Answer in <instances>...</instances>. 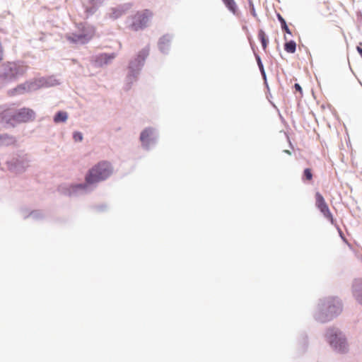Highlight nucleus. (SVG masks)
<instances>
[{"mask_svg": "<svg viewBox=\"0 0 362 362\" xmlns=\"http://www.w3.org/2000/svg\"><path fill=\"white\" fill-rule=\"evenodd\" d=\"M293 87H294V88H295V90L296 91L300 92V93H302L303 90H302V88H301V86H300V85L299 83H295Z\"/></svg>", "mask_w": 362, "mask_h": 362, "instance_id": "72a5a7b5", "label": "nucleus"}, {"mask_svg": "<svg viewBox=\"0 0 362 362\" xmlns=\"http://www.w3.org/2000/svg\"><path fill=\"white\" fill-rule=\"evenodd\" d=\"M148 54L149 47L148 46H146L139 51L135 57L129 61L127 66L128 72L126 76L125 84L124 86L126 91L130 90L133 83L138 80L139 76L140 75Z\"/></svg>", "mask_w": 362, "mask_h": 362, "instance_id": "7ed1b4c3", "label": "nucleus"}, {"mask_svg": "<svg viewBox=\"0 0 362 362\" xmlns=\"http://www.w3.org/2000/svg\"><path fill=\"white\" fill-rule=\"evenodd\" d=\"M106 208V206L105 205H100V206H97V209L100 211H103L105 210V209Z\"/></svg>", "mask_w": 362, "mask_h": 362, "instance_id": "f704fd0d", "label": "nucleus"}, {"mask_svg": "<svg viewBox=\"0 0 362 362\" xmlns=\"http://www.w3.org/2000/svg\"><path fill=\"white\" fill-rule=\"evenodd\" d=\"M308 345V336L306 334L303 333L301 334L300 339L299 341V351L300 354H303L306 351Z\"/></svg>", "mask_w": 362, "mask_h": 362, "instance_id": "5701e85b", "label": "nucleus"}, {"mask_svg": "<svg viewBox=\"0 0 362 362\" xmlns=\"http://www.w3.org/2000/svg\"><path fill=\"white\" fill-rule=\"evenodd\" d=\"M67 40L69 42L75 43V44L79 43L81 45H84L88 42L87 41H84L85 38L83 37L82 34H81V33H79V32L78 33H71V35H68Z\"/></svg>", "mask_w": 362, "mask_h": 362, "instance_id": "aec40b11", "label": "nucleus"}, {"mask_svg": "<svg viewBox=\"0 0 362 362\" xmlns=\"http://www.w3.org/2000/svg\"><path fill=\"white\" fill-rule=\"evenodd\" d=\"M248 6H249V8H250V13L252 15V16H254L257 20H259L258 18H257V13H256V11H255V5L253 4L252 0H248Z\"/></svg>", "mask_w": 362, "mask_h": 362, "instance_id": "c85d7f7f", "label": "nucleus"}, {"mask_svg": "<svg viewBox=\"0 0 362 362\" xmlns=\"http://www.w3.org/2000/svg\"><path fill=\"white\" fill-rule=\"evenodd\" d=\"M151 16V13L147 9L137 12L135 15L132 16V22L129 25V28L134 31L144 30L147 27Z\"/></svg>", "mask_w": 362, "mask_h": 362, "instance_id": "6e6552de", "label": "nucleus"}, {"mask_svg": "<svg viewBox=\"0 0 362 362\" xmlns=\"http://www.w3.org/2000/svg\"><path fill=\"white\" fill-rule=\"evenodd\" d=\"M28 217H31L34 220H40L44 217V216L41 211L34 210L32 211L28 215L24 216V218H27Z\"/></svg>", "mask_w": 362, "mask_h": 362, "instance_id": "bb28decb", "label": "nucleus"}, {"mask_svg": "<svg viewBox=\"0 0 362 362\" xmlns=\"http://www.w3.org/2000/svg\"><path fill=\"white\" fill-rule=\"evenodd\" d=\"M116 57L115 53L112 52L110 54L102 53L96 56L95 64L98 66H103L108 64L112 59Z\"/></svg>", "mask_w": 362, "mask_h": 362, "instance_id": "f3484780", "label": "nucleus"}, {"mask_svg": "<svg viewBox=\"0 0 362 362\" xmlns=\"http://www.w3.org/2000/svg\"><path fill=\"white\" fill-rule=\"evenodd\" d=\"M226 7L234 15L238 12V6L234 0H222Z\"/></svg>", "mask_w": 362, "mask_h": 362, "instance_id": "393cba45", "label": "nucleus"}, {"mask_svg": "<svg viewBox=\"0 0 362 362\" xmlns=\"http://www.w3.org/2000/svg\"><path fill=\"white\" fill-rule=\"evenodd\" d=\"M276 18H277L278 21H279V23L281 24V30L284 32H285L286 34L292 35L291 30L289 29V28H288V25L286 23V21L283 18V16L280 13H276Z\"/></svg>", "mask_w": 362, "mask_h": 362, "instance_id": "b1692460", "label": "nucleus"}, {"mask_svg": "<svg viewBox=\"0 0 362 362\" xmlns=\"http://www.w3.org/2000/svg\"><path fill=\"white\" fill-rule=\"evenodd\" d=\"M341 311L342 303L338 298H324L319 300L313 317L320 323H326L337 317Z\"/></svg>", "mask_w": 362, "mask_h": 362, "instance_id": "f03ea898", "label": "nucleus"}, {"mask_svg": "<svg viewBox=\"0 0 362 362\" xmlns=\"http://www.w3.org/2000/svg\"><path fill=\"white\" fill-rule=\"evenodd\" d=\"M30 159L27 154L16 153L6 161L8 170L16 174H21L25 171L29 166Z\"/></svg>", "mask_w": 362, "mask_h": 362, "instance_id": "423d86ee", "label": "nucleus"}, {"mask_svg": "<svg viewBox=\"0 0 362 362\" xmlns=\"http://www.w3.org/2000/svg\"><path fill=\"white\" fill-rule=\"evenodd\" d=\"M68 119V113L65 111H58L55 113L53 121L54 123L65 122Z\"/></svg>", "mask_w": 362, "mask_h": 362, "instance_id": "412c9836", "label": "nucleus"}, {"mask_svg": "<svg viewBox=\"0 0 362 362\" xmlns=\"http://www.w3.org/2000/svg\"><path fill=\"white\" fill-rule=\"evenodd\" d=\"M78 28V32L81 33V34H82L83 37L85 38L84 41H87L88 42L93 37L95 32L94 26L87 23H79Z\"/></svg>", "mask_w": 362, "mask_h": 362, "instance_id": "ddd939ff", "label": "nucleus"}, {"mask_svg": "<svg viewBox=\"0 0 362 362\" xmlns=\"http://www.w3.org/2000/svg\"><path fill=\"white\" fill-rule=\"evenodd\" d=\"M352 289L354 296L359 303L362 304V279H356L354 281Z\"/></svg>", "mask_w": 362, "mask_h": 362, "instance_id": "a211bd4d", "label": "nucleus"}, {"mask_svg": "<svg viewBox=\"0 0 362 362\" xmlns=\"http://www.w3.org/2000/svg\"><path fill=\"white\" fill-rule=\"evenodd\" d=\"M325 337L332 349L337 353L346 354L349 345L345 335L337 327H329L326 330Z\"/></svg>", "mask_w": 362, "mask_h": 362, "instance_id": "20e7f679", "label": "nucleus"}, {"mask_svg": "<svg viewBox=\"0 0 362 362\" xmlns=\"http://www.w3.org/2000/svg\"><path fill=\"white\" fill-rule=\"evenodd\" d=\"M36 90L42 88V87H52L55 86L59 84V82L57 79H56L54 76H49V77H42L38 79L34 80Z\"/></svg>", "mask_w": 362, "mask_h": 362, "instance_id": "2eb2a0df", "label": "nucleus"}, {"mask_svg": "<svg viewBox=\"0 0 362 362\" xmlns=\"http://www.w3.org/2000/svg\"><path fill=\"white\" fill-rule=\"evenodd\" d=\"M284 153H287V154H289V155H291V151H288V150H284Z\"/></svg>", "mask_w": 362, "mask_h": 362, "instance_id": "e433bc0d", "label": "nucleus"}, {"mask_svg": "<svg viewBox=\"0 0 362 362\" xmlns=\"http://www.w3.org/2000/svg\"><path fill=\"white\" fill-rule=\"evenodd\" d=\"M303 178L307 180H311L313 179V173L310 168H305L303 170Z\"/></svg>", "mask_w": 362, "mask_h": 362, "instance_id": "c756f323", "label": "nucleus"}, {"mask_svg": "<svg viewBox=\"0 0 362 362\" xmlns=\"http://www.w3.org/2000/svg\"><path fill=\"white\" fill-rule=\"evenodd\" d=\"M258 38L261 42L262 49L266 50L269 44V39L265 32L262 29H259L258 31Z\"/></svg>", "mask_w": 362, "mask_h": 362, "instance_id": "4be33fe9", "label": "nucleus"}, {"mask_svg": "<svg viewBox=\"0 0 362 362\" xmlns=\"http://www.w3.org/2000/svg\"><path fill=\"white\" fill-rule=\"evenodd\" d=\"M158 133L153 127H146L143 129L140 134L139 140L142 148L146 151H149L156 146L158 140Z\"/></svg>", "mask_w": 362, "mask_h": 362, "instance_id": "0eeeda50", "label": "nucleus"}, {"mask_svg": "<svg viewBox=\"0 0 362 362\" xmlns=\"http://www.w3.org/2000/svg\"><path fill=\"white\" fill-rule=\"evenodd\" d=\"M284 50L288 53L293 54L296 50V42L293 40L286 41L284 43Z\"/></svg>", "mask_w": 362, "mask_h": 362, "instance_id": "a878e982", "label": "nucleus"}, {"mask_svg": "<svg viewBox=\"0 0 362 362\" xmlns=\"http://www.w3.org/2000/svg\"><path fill=\"white\" fill-rule=\"evenodd\" d=\"M132 6L131 3L120 4L110 9V18L116 20L123 16Z\"/></svg>", "mask_w": 362, "mask_h": 362, "instance_id": "4468645a", "label": "nucleus"}, {"mask_svg": "<svg viewBox=\"0 0 362 362\" xmlns=\"http://www.w3.org/2000/svg\"><path fill=\"white\" fill-rule=\"evenodd\" d=\"M173 37L166 34L163 35L158 40V47L160 52L163 54H167L169 52L170 47V42L172 40Z\"/></svg>", "mask_w": 362, "mask_h": 362, "instance_id": "dca6fc26", "label": "nucleus"}, {"mask_svg": "<svg viewBox=\"0 0 362 362\" xmlns=\"http://www.w3.org/2000/svg\"><path fill=\"white\" fill-rule=\"evenodd\" d=\"M6 112H3L4 117L6 116Z\"/></svg>", "mask_w": 362, "mask_h": 362, "instance_id": "4c0bfd02", "label": "nucleus"}, {"mask_svg": "<svg viewBox=\"0 0 362 362\" xmlns=\"http://www.w3.org/2000/svg\"><path fill=\"white\" fill-rule=\"evenodd\" d=\"M315 205L319 211L323 214L325 218L329 220L332 224H334V219L327 204L326 203L323 196L318 192L315 194Z\"/></svg>", "mask_w": 362, "mask_h": 362, "instance_id": "9d476101", "label": "nucleus"}, {"mask_svg": "<svg viewBox=\"0 0 362 362\" xmlns=\"http://www.w3.org/2000/svg\"><path fill=\"white\" fill-rule=\"evenodd\" d=\"M259 71H260V73H261L262 76L263 78L264 83L265 86L267 87V88L268 90H269V85H268L267 80V75H266V72H265L264 68L263 69H260Z\"/></svg>", "mask_w": 362, "mask_h": 362, "instance_id": "2f4dec72", "label": "nucleus"}, {"mask_svg": "<svg viewBox=\"0 0 362 362\" xmlns=\"http://www.w3.org/2000/svg\"><path fill=\"white\" fill-rule=\"evenodd\" d=\"M17 140L13 136L8 134H0V146H11L15 145Z\"/></svg>", "mask_w": 362, "mask_h": 362, "instance_id": "6ab92c4d", "label": "nucleus"}, {"mask_svg": "<svg viewBox=\"0 0 362 362\" xmlns=\"http://www.w3.org/2000/svg\"><path fill=\"white\" fill-rule=\"evenodd\" d=\"M34 81H27L25 83L18 85L16 87L8 90V95L10 96H16L36 90Z\"/></svg>", "mask_w": 362, "mask_h": 362, "instance_id": "9b49d317", "label": "nucleus"}, {"mask_svg": "<svg viewBox=\"0 0 362 362\" xmlns=\"http://www.w3.org/2000/svg\"><path fill=\"white\" fill-rule=\"evenodd\" d=\"M104 2L105 0H86V2L83 3L86 18H88L94 15Z\"/></svg>", "mask_w": 362, "mask_h": 362, "instance_id": "f8f14e48", "label": "nucleus"}, {"mask_svg": "<svg viewBox=\"0 0 362 362\" xmlns=\"http://www.w3.org/2000/svg\"><path fill=\"white\" fill-rule=\"evenodd\" d=\"M250 45H251V47L254 52V54H255V59H256V62H257V66L259 67V69H264V65H263V63L262 62V59H261V57L260 56L257 54L255 52V48H254V46L252 44V42H250Z\"/></svg>", "mask_w": 362, "mask_h": 362, "instance_id": "cd10ccee", "label": "nucleus"}, {"mask_svg": "<svg viewBox=\"0 0 362 362\" xmlns=\"http://www.w3.org/2000/svg\"><path fill=\"white\" fill-rule=\"evenodd\" d=\"M83 134L81 132H74L73 133V139L76 142L82 141L83 140Z\"/></svg>", "mask_w": 362, "mask_h": 362, "instance_id": "7c9ffc66", "label": "nucleus"}, {"mask_svg": "<svg viewBox=\"0 0 362 362\" xmlns=\"http://www.w3.org/2000/svg\"><path fill=\"white\" fill-rule=\"evenodd\" d=\"M337 230L339 232V235L340 236V238H341V240L344 242V243H347V240L346 238H345L341 229L339 227V226H337Z\"/></svg>", "mask_w": 362, "mask_h": 362, "instance_id": "473e14b6", "label": "nucleus"}, {"mask_svg": "<svg viewBox=\"0 0 362 362\" xmlns=\"http://www.w3.org/2000/svg\"><path fill=\"white\" fill-rule=\"evenodd\" d=\"M356 50H357L358 53L359 54V55L361 56V57L362 58V48L359 46H357Z\"/></svg>", "mask_w": 362, "mask_h": 362, "instance_id": "c9c22d12", "label": "nucleus"}, {"mask_svg": "<svg viewBox=\"0 0 362 362\" xmlns=\"http://www.w3.org/2000/svg\"><path fill=\"white\" fill-rule=\"evenodd\" d=\"M112 170L110 163L107 161L99 162L88 170L84 183L60 185L58 190L60 193L69 197H76L86 194L93 190L92 185L107 180L112 175Z\"/></svg>", "mask_w": 362, "mask_h": 362, "instance_id": "f257e3e1", "label": "nucleus"}, {"mask_svg": "<svg viewBox=\"0 0 362 362\" xmlns=\"http://www.w3.org/2000/svg\"><path fill=\"white\" fill-rule=\"evenodd\" d=\"M35 112L30 108L22 107L18 109L11 116V119L17 122H28L35 119Z\"/></svg>", "mask_w": 362, "mask_h": 362, "instance_id": "1a4fd4ad", "label": "nucleus"}, {"mask_svg": "<svg viewBox=\"0 0 362 362\" xmlns=\"http://www.w3.org/2000/svg\"><path fill=\"white\" fill-rule=\"evenodd\" d=\"M28 66L23 62H8L2 65L0 80L15 81L23 76Z\"/></svg>", "mask_w": 362, "mask_h": 362, "instance_id": "39448f33", "label": "nucleus"}]
</instances>
